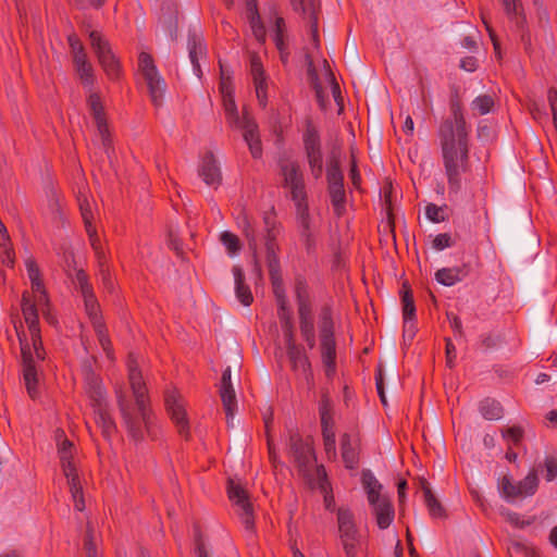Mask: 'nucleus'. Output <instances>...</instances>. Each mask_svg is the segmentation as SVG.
Here are the masks:
<instances>
[{"label":"nucleus","instance_id":"nucleus-1","mask_svg":"<svg viewBox=\"0 0 557 557\" xmlns=\"http://www.w3.org/2000/svg\"><path fill=\"white\" fill-rule=\"evenodd\" d=\"M450 116L438 127L437 137L443 166L450 194H458L462 187V175L471 169L470 126L467 124L461 97L455 89L449 99Z\"/></svg>","mask_w":557,"mask_h":557},{"label":"nucleus","instance_id":"nucleus-2","mask_svg":"<svg viewBox=\"0 0 557 557\" xmlns=\"http://www.w3.org/2000/svg\"><path fill=\"white\" fill-rule=\"evenodd\" d=\"M128 380L135 397L138 414L134 413V409L128 405L123 394L117 395V405L128 435L135 442H139L144 438L146 432H150L152 413L149 407L146 383L132 355H129L128 362Z\"/></svg>","mask_w":557,"mask_h":557},{"label":"nucleus","instance_id":"nucleus-3","mask_svg":"<svg viewBox=\"0 0 557 557\" xmlns=\"http://www.w3.org/2000/svg\"><path fill=\"white\" fill-rule=\"evenodd\" d=\"M281 186L288 191L295 209L309 207L305 173L297 160L283 157L277 162Z\"/></svg>","mask_w":557,"mask_h":557},{"label":"nucleus","instance_id":"nucleus-4","mask_svg":"<svg viewBox=\"0 0 557 557\" xmlns=\"http://www.w3.org/2000/svg\"><path fill=\"white\" fill-rule=\"evenodd\" d=\"M287 454L300 475L310 479L317 462V456L311 436H302L298 431H290Z\"/></svg>","mask_w":557,"mask_h":557},{"label":"nucleus","instance_id":"nucleus-5","mask_svg":"<svg viewBox=\"0 0 557 557\" xmlns=\"http://www.w3.org/2000/svg\"><path fill=\"white\" fill-rule=\"evenodd\" d=\"M337 529L339 542L346 557H358L361 537L355 523L354 513L348 508H338Z\"/></svg>","mask_w":557,"mask_h":557},{"label":"nucleus","instance_id":"nucleus-6","mask_svg":"<svg viewBox=\"0 0 557 557\" xmlns=\"http://www.w3.org/2000/svg\"><path fill=\"white\" fill-rule=\"evenodd\" d=\"M73 443L69 440H63L59 444V455L63 473L67 479L70 491L73 497L76 510L83 511L85 509V500L83 496V487L77 474L74 462L72 461Z\"/></svg>","mask_w":557,"mask_h":557},{"label":"nucleus","instance_id":"nucleus-7","mask_svg":"<svg viewBox=\"0 0 557 557\" xmlns=\"http://www.w3.org/2000/svg\"><path fill=\"white\" fill-rule=\"evenodd\" d=\"M319 335L323 363L334 370L336 359V344L334 337V322L330 306H323L319 313Z\"/></svg>","mask_w":557,"mask_h":557},{"label":"nucleus","instance_id":"nucleus-8","mask_svg":"<svg viewBox=\"0 0 557 557\" xmlns=\"http://www.w3.org/2000/svg\"><path fill=\"white\" fill-rule=\"evenodd\" d=\"M14 329L20 342L22 354V373L28 396L36 399L39 396L37 371L33 360L32 351L23 331L22 322L14 324Z\"/></svg>","mask_w":557,"mask_h":557},{"label":"nucleus","instance_id":"nucleus-9","mask_svg":"<svg viewBox=\"0 0 557 557\" xmlns=\"http://www.w3.org/2000/svg\"><path fill=\"white\" fill-rule=\"evenodd\" d=\"M89 38L91 48L106 75L110 79H117L121 75V65L115 54L112 52L109 41L97 30L90 32Z\"/></svg>","mask_w":557,"mask_h":557},{"label":"nucleus","instance_id":"nucleus-10","mask_svg":"<svg viewBox=\"0 0 557 557\" xmlns=\"http://www.w3.org/2000/svg\"><path fill=\"white\" fill-rule=\"evenodd\" d=\"M498 486L507 500L532 496L539 486L537 471L535 469L530 470L527 476L517 483H512L509 476H503Z\"/></svg>","mask_w":557,"mask_h":557},{"label":"nucleus","instance_id":"nucleus-11","mask_svg":"<svg viewBox=\"0 0 557 557\" xmlns=\"http://www.w3.org/2000/svg\"><path fill=\"white\" fill-rule=\"evenodd\" d=\"M164 404L171 420L176 425L181 436L188 438L189 422L186 417L183 399L176 388H168L164 393Z\"/></svg>","mask_w":557,"mask_h":557},{"label":"nucleus","instance_id":"nucleus-12","mask_svg":"<svg viewBox=\"0 0 557 557\" xmlns=\"http://www.w3.org/2000/svg\"><path fill=\"white\" fill-rule=\"evenodd\" d=\"M75 282L84 298L85 310L94 325L103 323L100 317V306L94 294L89 277L84 270H78L75 275Z\"/></svg>","mask_w":557,"mask_h":557},{"label":"nucleus","instance_id":"nucleus-13","mask_svg":"<svg viewBox=\"0 0 557 557\" xmlns=\"http://www.w3.org/2000/svg\"><path fill=\"white\" fill-rule=\"evenodd\" d=\"M293 9L301 12L304 20L308 21L310 34L315 48L320 46L318 21L320 13L319 0H290Z\"/></svg>","mask_w":557,"mask_h":557},{"label":"nucleus","instance_id":"nucleus-14","mask_svg":"<svg viewBox=\"0 0 557 557\" xmlns=\"http://www.w3.org/2000/svg\"><path fill=\"white\" fill-rule=\"evenodd\" d=\"M88 108L95 119L97 129L102 140L104 151L109 153L111 146V136L109 133V126L104 113V108L99 94L92 92L89 95L87 100Z\"/></svg>","mask_w":557,"mask_h":557},{"label":"nucleus","instance_id":"nucleus-15","mask_svg":"<svg viewBox=\"0 0 557 557\" xmlns=\"http://www.w3.org/2000/svg\"><path fill=\"white\" fill-rule=\"evenodd\" d=\"M296 224L301 243L308 253L315 249L317 238L312 226L309 207L296 209Z\"/></svg>","mask_w":557,"mask_h":557},{"label":"nucleus","instance_id":"nucleus-16","mask_svg":"<svg viewBox=\"0 0 557 557\" xmlns=\"http://www.w3.org/2000/svg\"><path fill=\"white\" fill-rule=\"evenodd\" d=\"M404 318V336L412 338L414 335L416 306L411 287L408 282H404L400 288Z\"/></svg>","mask_w":557,"mask_h":557},{"label":"nucleus","instance_id":"nucleus-17","mask_svg":"<svg viewBox=\"0 0 557 557\" xmlns=\"http://www.w3.org/2000/svg\"><path fill=\"white\" fill-rule=\"evenodd\" d=\"M295 297L299 321H312V304L307 281L299 276L295 282Z\"/></svg>","mask_w":557,"mask_h":557},{"label":"nucleus","instance_id":"nucleus-18","mask_svg":"<svg viewBox=\"0 0 557 557\" xmlns=\"http://www.w3.org/2000/svg\"><path fill=\"white\" fill-rule=\"evenodd\" d=\"M231 376H232L231 368L227 367L222 373L220 389H219L220 397L222 400V405H223L228 424L234 418V413H235L236 406H237L236 395H235V391L232 385Z\"/></svg>","mask_w":557,"mask_h":557},{"label":"nucleus","instance_id":"nucleus-19","mask_svg":"<svg viewBox=\"0 0 557 557\" xmlns=\"http://www.w3.org/2000/svg\"><path fill=\"white\" fill-rule=\"evenodd\" d=\"M239 127L244 129V139L249 147L251 156L255 159L260 158L262 156V145H261V140H260L259 132H258V125L247 114V112H244L243 125Z\"/></svg>","mask_w":557,"mask_h":557},{"label":"nucleus","instance_id":"nucleus-20","mask_svg":"<svg viewBox=\"0 0 557 557\" xmlns=\"http://www.w3.org/2000/svg\"><path fill=\"white\" fill-rule=\"evenodd\" d=\"M286 350L292 369L301 373L306 379H309V376H311V364L304 348L294 341L286 343Z\"/></svg>","mask_w":557,"mask_h":557},{"label":"nucleus","instance_id":"nucleus-21","mask_svg":"<svg viewBox=\"0 0 557 557\" xmlns=\"http://www.w3.org/2000/svg\"><path fill=\"white\" fill-rule=\"evenodd\" d=\"M25 267H26V271H27V276L30 281L32 290L34 293L39 294L37 302L39 305H47L49 301L48 294H47V290L44 285L40 269H39L35 258L32 256L28 257L25 260Z\"/></svg>","mask_w":557,"mask_h":557},{"label":"nucleus","instance_id":"nucleus-22","mask_svg":"<svg viewBox=\"0 0 557 557\" xmlns=\"http://www.w3.org/2000/svg\"><path fill=\"white\" fill-rule=\"evenodd\" d=\"M188 57L193 64V69L197 77H201L202 71L199 64V59L206 55V45L202 35L197 32L189 33L187 39Z\"/></svg>","mask_w":557,"mask_h":557},{"label":"nucleus","instance_id":"nucleus-23","mask_svg":"<svg viewBox=\"0 0 557 557\" xmlns=\"http://www.w3.org/2000/svg\"><path fill=\"white\" fill-rule=\"evenodd\" d=\"M199 175L202 177L203 182L209 186H213L214 188H216L221 184V171L216 163L214 154L211 151L207 152L203 156L199 168Z\"/></svg>","mask_w":557,"mask_h":557},{"label":"nucleus","instance_id":"nucleus-24","mask_svg":"<svg viewBox=\"0 0 557 557\" xmlns=\"http://www.w3.org/2000/svg\"><path fill=\"white\" fill-rule=\"evenodd\" d=\"M361 482L363 488L366 490L368 502L371 506L380 504L381 502L388 498L385 495H381L383 486L370 470L362 471Z\"/></svg>","mask_w":557,"mask_h":557},{"label":"nucleus","instance_id":"nucleus-25","mask_svg":"<svg viewBox=\"0 0 557 557\" xmlns=\"http://www.w3.org/2000/svg\"><path fill=\"white\" fill-rule=\"evenodd\" d=\"M341 455L345 467L355 470L359 465V448L357 444H352L351 436L344 433L341 436Z\"/></svg>","mask_w":557,"mask_h":557},{"label":"nucleus","instance_id":"nucleus-26","mask_svg":"<svg viewBox=\"0 0 557 557\" xmlns=\"http://www.w3.org/2000/svg\"><path fill=\"white\" fill-rule=\"evenodd\" d=\"M85 391L90 398L92 407L107 404L106 393L101 380L92 372H88L86 374Z\"/></svg>","mask_w":557,"mask_h":557},{"label":"nucleus","instance_id":"nucleus-27","mask_svg":"<svg viewBox=\"0 0 557 557\" xmlns=\"http://www.w3.org/2000/svg\"><path fill=\"white\" fill-rule=\"evenodd\" d=\"M263 223H264V239H265V247H267V253L268 252H275V239L276 236L280 233L281 225L276 219L275 212L269 211L265 212L263 215Z\"/></svg>","mask_w":557,"mask_h":557},{"label":"nucleus","instance_id":"nucleus-28","mask_svg":"<svg viewBox=\"0 0 557 557\" xmlns=\"http://www.w3.org/2000/svg\"><path fill=\"white\" fill-rule=\"evenodd\" d=\"M233 275L235 281V293L237 299L242 305L248 307L253 301V296L251 294L250 287L245 283V274L240 267H233Z\"/></svg>","mask_w":557,"mask_h":557},{"label":"nucleus","instance_id":"nucleus-29","mask_svg":"<svg viewBox=\"0 0 557 557\" xmlns=\"http://www.w3.org/2000/svg\"><path fill=\"white\" fill-rule=\"evenodd\" d=\"M22 312L25 322L28 325L29 333H34L39 330V318L35 301L28 292H24L22 295Z\"/></svg>","mask_w":557,"mask_h":557},{"label":"nucleus","instance_id":"nucleus-30","mask_svg":"<svg viewBox=\"0 0 557 557\" xmlns=\"http://www.w3.org/2000/svg\"><path fill=\"white\" fill-rule=\"evenodd\" d=\"M468 275V269L463 267L443 268L436 271V281L445 286H451L462 281Z\"/></svg>","mask_w":557,"mask_h":557},{"label":"nucleus","instance_id":"nucleus-31","mask_svg":"<svg viewBox=\"0 0 557 557\" xmlns=\"http://www.w3.org/2000/svg\"><path fill=\"white\" fill-rule=\"evenodd\" d=\"M376 524L380 529H387L394 520L395 511L389 498L372 506Z\"/></svg>","mask_w":557,"mask_h":557},{"label":"nucleus","instance_id":"nucleus-32","mask_svg":"<svg viewBox=\"0 0 557 557\" xmlns=\"http://www.w3.org/2000/svg\"><path fill=\"white\" fill-rule=\"evenodd\" d=\"M96 422L101 428L104 437L110 438L116 431V425L110 416L107 404L94 407Z\"/></svg>","mask_w":557,"mask_h":557},{"label":"nucleus","instance_id":"nucleus-33","mask_svg":"<svg viewBox=\"0 0 557 557\" xmlns=\"http://www.w3.org/2000/svg\"><path fill=\"white\" fill-rule=\"evenodd\" d=\"M327 186L344 185V174L341 170L339 156L335 151L331 153L326 164Z\"/></svg>","mask_w":557,"mask_h":557},{"label":"nucleus","instance_id":"nucleus-34","mask_svg":"<svg viewBox=\"0 0 557 557\" xmlns=\"http://www.w3.org/2000/svg\"><path fill=\"white\" fill-rule=\"evenodd\" d=\"M421 488L424 495V503L429 510V513L433 518H443L445 517V509L442 504L434 496L429 483L426 480H421Z\"/></svg>","mask_w":557,"mask_h":557},{"label":"nucleus","instance_id":"nucleus-35","mask_svg":"<svg viewBox=\"0 0 557 557\" xmlns=\"http://www.w3.org/2000/svg\"><path fill=\"white\" fill-rule=\"evenodd\" d=\"M268 268L273 293H281L285 290L281 274L280 260L275 252H268Z\"/></svg>","mask_w":557,"mask_h":557},{"label":"nucleus","instance_id":"nucleus-36","mask_svg":"<svg viewBox=\"0 0 557 557\" xmlns=\"http://www.w3.org/2000/svg\"><path fill=\"white\" fill-rule=\"evenodd\" d=\"M244 236L248 242V247L256 255L259 248V237L253 220L244 214L239 222Z\"/></svg>","mask_w":557,"mask_h":557},{"label":"nucleus","instance_id":"nucleus-37","mask_svg":"<svg viewBox=\"0 0 557 557\" xmlns=\"http://www.w3.org/2000/svg\"><path fill=\"white\" fill-rule=\"evenodd\" d=\"M147 83L149 94L152 102L156 106H160L163 100V95L165 91V82L160 76L159 72L145 77Z\"/></svg>","mask_w":557,"mask_h":557},{"label":"nucleus","instance_id":"nucleus-38","mask_svg":"<svg viewBox=\"0 0 557 557\" xmlns=\"http://www.w3.org/2000/svg\"><path fill=\"white\" fill-rule=\"evenodd\" d=\"M327 194L335 215L342 216L346 211V191L344 185L327 186Z\"/></svg>","mask_w":557,"mask_h":557},{"label":"nucleus","instance_id":"nucleus-39","mask_svg":"<svg viewBox=\"0 0 557 557\" xmlns=\"http://www.w3.org/2000/svg\"><path fill=\"white\" fill-rule=\"evenodd\" d=\"M286 24L282 16L276 15L274 21V42L280 51L283 62L287 61L288 47L285 42Z\"/></svg>","mask_w":557,"mask_h":557},{"label":"nucleus","instance_id":"nucleus-40","mask_svg":"<svg viewBox=\"0 0 557 557\" xmlns=\"http://www.w3.org/2000/svg\"><path fill=\"white\" fill-rule=\"evenodd\" d=\"M319 416L321 428L335 426L333 418V401L327 392L321 393L319 401Z\"/></svg>","mask_w":557,"mask_h":557},{"label":"nucleus","instance_id":"nucleus-41","mask_svg":"<svg viewBox=\"0 0 557 557\" xmlns=\"http://www.w3.org/2000/svg\"><path fill=\"white\" fill-rule=\"evenodd\" d=\"M304 147L306 153L321 151V139L318 129L311 121L307 122L304 133Z\"/></svg>","mask_w":557,"mask_h":557},{"label":"nucleus","instance_id":"nucleus-42","mask_svg":"<svg viewBox=\"0 0 557 557\" xmlns=\"http://www.w3.org/2000/svg\"><path fill=\"white\" fill-rule=\"evenodd\" d=\"M90 246L94 250L99 272H106V268H109L108 258L102 247L101 240L97 234V231L87 233Z\"/></svg>","mask_w":557,"mask_h":557},{"label":"nucleus","instance_id":"nucleus-43","mask_svg":"<svg viewBox=\"0 0 557 557\" xmlns=\"http://www.w3.org/2000/svg\"><path fill=\"white\" fill-rule=\"evenodd\" d=\"M227 495L239 509L245 508L246 504H251L248 499V492L232 479L228 480Z\"/></svg>","mask_w":557,"mask_h":557},{"label":"nucleus","instance_id":"nucleus-44","mask_svg":"<svg viewBox=\"0 0 557 557\" xmlns=\"http://www.w3.org/2000/svg\"><path fill=\"white\" fill-rule=\"evenodd\" d=\"M335 426L321 428L322 438H323V447L326 455L327 460H336L337 451H336V438H335Z\"/></svg>","mask_w":557,"mask_h":557},{"label":"nucleus","instance_id":"nucleus-45","mask_svg":"<svg viewBox=\"0 0 557 557\" xmlns=\"http://www.w3.org/2000/svg\"><path fill=\"white\" fill-rule=\"evenodd\" d=\"M223 98V107L226 115V121L232 127H239L243 125V119L240 120L235 103L234 95H228Z\"/></svg>","mask_w":557,"mask_h":557},{"label":"nucleus","instance_id":"nucleus-46","mask_svg":"<svg viewBox=\"0 0 557 557\" xmlns=\"http://www.w3.org/2000/svg\"><path fill=\"white\" fill-rule=\"evenodd\" d=\"M78 203H79V210L81 214L84 221L85 230L87 233H92L96 230V226L94 225V212L91 208V203L87 199L86 196H79L78 197Z\"/></svg>","mask_w":557,"mask_h":557},{"label":"nucleus","instance_id":"nucleus-47","mask_svg":"<svg viewBox=\"0 0 557 557\" xmlns=\"http://www.w3.org/2000/svg\"><path fill=\"white\" fill-rule=\"evenodd\" d=\"M481 414L487 420H497L502 417L503 408L499 403L485 399L480 405Z\"/></svg>","mask_w":557,"mask_h":557},{"label":"nucleus","instance_id":"nucleus-48","mask_svg":"<svg viewBox=\"0 0 557 557\" xmlns=\"http://www.w3.org/2000/svg\"><path fill=\"white\" fill-rule=\"evenodd\" d=\"M220 242L230 256H235L240 251L242 246L238 236L230 231L220 234Z\"/></svg>","mask_w":557,"mask_h":557},{"label":"nucleus","instance_id":"nucleus-49","mask_svg":"<svg viewBox=\"0 0 557 557\" xmlns=\"http://www.w3.org/2000/svg\"><path fill=\"white\" fill-rule=\"evenodd\" d=\"M447 206H437L435 203H428L425 207V215L433 223H441L448 220Z\"/></svg>","mask_w":557,"mask_h":557},{"label":"nucleus","instance_id":"nucleus-50","mask_svg":"<svg viewBox=\"0 0 557 557\" xmlns=\"http://www.w3.org/2000/svg\"><path fill=\"white\" fill-rule=\"evenodd\" d=\"M493 107L494 100L490 95H481L471 102L472 110L476 111L479 115L487 114Z\"/></svg>","mask_w":557,"mask_h":557},{"label":"nucleus","instance_id":"nucleus-51","mask_svg":"<svg viewBox=\"0 0 557 557\" xmlns=\"http://www.w3.org/2000/svg\"><path fill=\"white\" fill-rule=\"evenodd\" d=\"M306 156L311 171V175L315 180H319L323 174L322 152H309L306 153Z\"/></svg>","mask_w":557,"mask_h":557},{"label":"nucleus","instance_id":"nucleus-52","mask_svg":"<svg viewBox=\"0 0 557 557\" xmlns=\"http://www.w3.org/2000/svg\"><path fill=\"white\" fill-rule=\"evenodd\" d=\"M300 334L307 346L312 349L315 346L314 323L312 321H299Z\"/></svg>","mask_w":557,"mask_h":557},{"label":"nucleus","instance_id":"nucleus-53","mask_svg":"<svg viewBox=\"0 0 557 557\" xmlns=\"http://www.w3.org/2000/svg\"><path fill=\"white\" fill-rule=\"evenodd\" d=\"M238 515H239L240 521H242L245 530L248 533L253 534L255 533V517H253L252 505L246 504L245 508L239 509Z\"/></svg>","mask_w":557,"mask_h":557},{"label":"nucleus","instance_id":"nucleus-54","mask_svg":"<svg viewBox=\"0 0 557 557\" xmlns=\"http://www.w3.org/2000/svg\"><path fill=\"white\" fill-rule=\"evenodd\" d=\"M138 66L144 75V77L158 73V70L154 65V61L148 52H140L138 57Z\"/></svg>","mask_w":557,"mask_h":557},{"label":"nucleus","instance_id":"nucleus-55","mask_svg":"<svg viewBox=\"0 0 557 557\" xmlns=\"http://www.w3.org/2000/svg\"><path fill=\"white\" fill-rule=\"evenodd\" d=\"M95 332L97 334L98 341L103 348V350L107 352L108 356L112 352V344L108 336L107 329L104 326V323H97L94 325Z\"/></svg>","mask_w":557,"mask_h":557},{"label":"nucleus","instance_id":"nucleus-56","mask_svg":"<svg viewBox=\"0 0 557 557\" xmlns=\"http://www.w3.org/2000/svg\"><path fill=\"white\" fill-rule=\"evenodd\" d=\"M250 72L255 84L267 82L261 60L257 55H252L250 59Z\"/></svg>","mask_w":557,"mask_h":557},{"label":"nucleus","instance_id":"nucleus-57","mask_svg":"<svg viewBox=\"0 0 557 557\" xmlns=\"http://www.w3.org/2000/svg\"><path fill=\"white\" fill-rule=\"evenodd\" d=\"M281 321L282 329L284 331L285 343L294 342V324H293V313H284L278 315Z\"/></svg>","mask_w":557,"mask_h":557},{"label":"nucleus","instance_id":"nucleus-58","mask_svg":"<svg viewBox=\"0 0 557 557\" xmlns=\"http://www.w3.org/2000/svg\"><path fill=\"white\" fill-rule=\"evenodd\" d=\"M502 435L507 442L518 445L523 438L524 431L521 426L513 425L506 430H502Z\"/></svg>","mask_w":557,"mask_h":557},{"label":"nucleus","instance_id":"nucleus-59","mask_svg":"<svg viewBox=\"0 0 557 557\" xmlns=\"http://www.w3.org/2000/svg\"><path fill=\"white\" fill-rule=\"evenodd\" d=\"M75 69H76V72L84 85H86V86L94 85L95 76H94V69H92V65L90 64V62H88L84 65L75 66Z\"/></svg>","mask_w":557,"mask_h":557},{"label":"nucleus","instance_id":"nucleus-60","mask_svg":"<svg viewBox=\"0 0 557 557\" xmlns=\"http://www.w3.org/2000/svg\"><path fill=\"white\" fill-rule=\"evenodd\" d=\"M544 468L546 470L545 479L547 482L557 478V458L547 456L544 460Z\"/></svg>","mask_w":557,"mask_h":557},{"label":"nucleus","instance_id":"nucleus-61","mask_svg":"<svg viewBox=\"0 0 557 557\" xmlns=\"http://www.w3.org/2000/svg\"><path fill=\"white\" fill-rule=\"evenodd\" d=\"M454 245V240L448 233H442L434 237L432 246L435 250H443Z\"/></svg>","mask_w":557,"mask_h":557},{"label":"nucleus","instance_id":"nucleus-62","mask_svg":"<svg viewBox=\"0 0 557 557\" xmlns=\"http://www.w3.org/2000/svg\"><path fill=\"white\" fill-rule=\"evenodd\" d=\"M274 296H275V299H276V304H277V315H282V314H286V313H292V310L290 308L288 307V300H287V296H286V293L285 290L281 292V293H273Z\"/></svg>","mask_w":557,"mask_h":557},{"label":"nucleus","instance_id":"nucleus-63","mask_svg":"<svg viewBox=\"0 0 557 557\" xmlns=\"http://www.w3.org/2000/svg\"><path fill=\"white\" fill-rule=\"evenodd\" d=\"M84 548L86 550L87 557H98L96 545L92 540V530L89 524L87 527V531H86V535H85V540H84Z\"/></svg>","mask_w":557,"mask_h":557},{"label":"nucleus","instance_id":"nucleus-64","mask_svg":"<svg viewBox=\"0 0 557 557\" xmlns=\"http://www.w3.org/2000/svg\"><path fill=\"white\" fill-rule=\"evenodd\" d=\"M30 337L36 357L40 360H44L46 352L42 346L40 331H35L34 333H30Z\"/></svg>","mask_w":557,"mask_h":557}]
</instances>
